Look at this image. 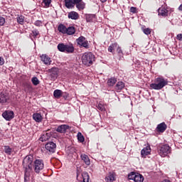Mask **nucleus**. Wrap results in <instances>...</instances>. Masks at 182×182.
I'll return each mask as SVG.
<instances>
[{
	"label": "nucleus",
	"instance_id": "nucleus-1",
	"mask_svg": "<svg viewBox=\"0 0 182 182\" xmlns=\"http://www.w3.org/2000/svg\"><path fill=\"white\" fill-rule=\"evenodd\" d=\"M33 155L29 154L23 159V167L25 169V177L29 176L31 171H33Z\"/></svg>",
	"mask_w": 182,
	"mask_h": 182
},
{
	"label": "nucleus",
	"instance_id": "nucleus-2",
	"mask_svg": "<svg viewBox=\"0 0 182 182\" xmlns=\"http://www.w3.org/2000/svg\"><path fill=\"white\" fill-rule=\"evenodd\" d=\"M168 85V80L159 76L154 80V83L150 84V88L154 90H161Z\"/></svg>",
	"mask_w": 182,
	"mask_h": 182
},
{
	"label": "nucleus",
	"instance_id": "nucleus-3",
	"mask_svg": "<svg viewBox=\"0 0 182 182\" xmlns=\"http://www.w3.org/2000/svg\"><path fill=\"white\" fill-rule=\"evenodd\" d=\"M82 62L84 65L90 67L95 62V55L92 53H85L82 56Z\"/></svg>",
	"mask_w": 182,
	"mask_h": 182
},
{
	"label": "nucleus",
	"instance_id": "nucleus-4",
	"mask_svg": "<svg viewBox=\"0 0 182 182\" xmlns=\"http://www.w3.org/2000/svg\"><path fill=\"white\" fill-rule=\"evenodd\" d=\"M58 49L60 52L68 54L73 53L75 51V48L73 44L68 45L65 43H59L58 46Z\"/></svg>",
	"mask_w": 182,
	"mask_h": 182
},
{
	"label": "nucleus",
	"instance_id": "nucleus-5",
	"mask_svg": "<svg viewBox=\"0 0 182 182\" xmlns=\"http://www.w3.org/2000/svg\"><path fill=\"white\" fill-rule=\"evenodd\" d=\"M44 167L45 165L43 159H36L32 166V168H34V171L37 174H39L42 171H43Z\"/></svg>",
	"mask_w": 182,
	"mask_h": 182
},
{
	"label": "nucleus",
	"instance_id": "nucleus-6",
	"mask_svg": "<svg viewBox=\"0 0 182 182\" xmlns=\"http://www.w3.org/2000/svg\"><path fill=\"white\" fill-rule=\"evenodd\" d=\"M171 153V147L168 144H164L159 149V154L161 157H166Z\"/></svg>",
	"mask_w": 182,
	"mask_h": 182
},
{
	"label": "nucleus",
	"instance_id": "nucleus-7",
	"mask_svg": "<svg viewBox=\"0 0 182 182\" xmlns=\"http://www.w3.org/2000/svg\"><path fill=\"white\" fill-rule=\"evenodd\" d=\"M77 46L80 48H85L87 49L89 48V43L87 39L84 36H80L76 39Z\"/></svg>",
	"mask_w": 182,
	"mask_h": 182
},
{
	"label": "nucleus",
	"instance_id": "nucleus-8",
	"mask_svg": "<svg viewBox=\"0 0 182 182\" xmlns=\"http://www.w3.org/2000/svg\"><path fill=\"white\" fill-rule=\"evenodd\" d=\"M2 117L6 121L10 122L15 117V114L12 110H6L2 113Z\"/></svg>",
	"mask_w": 182,
	"mask_h": 182
},
{
	"label": "nucleus",
	"instance_id": "nucleus-9",
	"mask_svg": "<svg viewBox=\"0 0 182 182\" xmlns=\"http://www.w3.org/2000/svg\"><path fill=\"white\" fill-rule=\"evenodd\" d=\"M57 145L53 141H49L46 144V149L47 152L49 153H55Z\"/></svg>",
	"mask_w": 182,
	"mask_h": 182
},
{
	"label": "nucleus",
	"instance_id": "nucleus-10",
	"mask_svg": "<svg viewBox=\"0 0 182 182\" xmlns=\"http://www.w3.org/2000/svg\"><path fill=\"white\" fill-rule=\"evenodd\" d=\"M53 132L50 131V129H48L45 132H43V134L41 135V138H40V141L41 142H45L48 140L50 139V138L53 135Z\"/></svg>",
	"mask_w": 182,
	"mask_h": 182
},
{
	"label": "nucleus",
	"instance_id": "nucleus-11",
	"mask_svg": "<svg viewBox=\"0 0 182 182\" xmlns=\"http://www.w3.org/2000/svg\"><path fill=\"white\" fill-rule=\"evenodd\" d=\"M48 72L49 73H51L50 74V76L53 80H56L57 77H58L59 68H50L48 70Z\"/></svg>",
	"mask_w": 182,
	"mask_h": 182
},
{
	"label": "nucleus",
	"instance_id": "nucleus-12",
	"mask_svg": "<svg viewBox=\"0 0 182 182\" xmlns=\"http://www.w3.org/2000/svg\"><path fill=\"white\" fill-rule=\"evenodd\" d=\"M9 95L6 92H0V104L4 105L9 100Z\"/></svg>",
	"mask_w": 182,
	"mask_h": 182
},
{
	"label": "nucleus",
	"instance_id": "nucleus-13",
	"mask_svg": "<svg viewBox=\"0 0 182 182\" xmlns=\"http://www.w3.org/2000/svg\"><path fill=\"white\" fill-rule=\"evenodd\" d=\"M70 129V127L68 124H61L57 128V132H59L60 134H65Z\"/></svg>",
	"mask_w": 182,
	"mask_h": 182
},
{
	"label": "nucleus",
	"instance_id": "nucleus-14",
	"mask_svg": "<svg viewBox=\"0 0 182 182\" xmlns=\"http://www.w3.org/2000/svg\"><path fill=\"white\" fill-rule=\"evenodd\" d=\"M41 61L43 62L44 64L46 65H51V58L47 55L46 54H43L41 56Z\"/></svg>",
	"mask_w": 182,
	"mask_h": 182
},
{
	"label": "nucleus",
	"instance_id": "nucleus-15",
	"mask_svg": "<svg viewBox=\"0 0 182 182\" xmlns=\"http://www.w3.org/2000/svg\"><path fill=\"white\" fill-rule=\"evenodd\" d=\"M158 15L159 16L166 17L168 16V11L166 7H161L158 9Z\"/></svg>",
	"mask_w": 182,
	"mask_h": 182
},
{
	"label": "nucleus",
	"instance_id": "nucleus-16",
	"mask_svg": "<svg viewBox=\"0 0 182 182\" xmlns=\"http://www.w3.org/2000/svg\"><path fill=\"white\" fill-rule=\"evenodd\" d=\"M68 18H69L71 20H78L80 18V14L79 13H77L74 11H70V13H68Z\"/></svg>",
	"mask_w": 182,
	"mask_h": 182
},
{
	"label": "nucleus",
	"instance_id": "nucleus-17",
	"mask_svg": "<svg viewBox=\"0 0 182 182\" xmlns=\"http://www.w3.org/2000/svg\"><path fill=\"white\" fill-rule=\"evenodd\" d=\"M167 129V125L165 122H162L161 124H159L156 127L157 132H165Z\"/></svg>",
	"mask_w": 182,
	"mask_h": 182
},
{
	"label": "nucleus",
	"instance_id": "nucleus-18",
	"mask_svg": "<svg viewBox=\"0 0 182 182\" xmlns=\"http://www.w3.org/2000/svg\"><path fill=\"white\" fill-rule=\"evenodd\" d=\"M151 153V148L149 146H147L146 147L144 148V149H141V157H146L148 155H149Z\"/></svg>",
	"mask_w": 182,
	"mask_h": 182
},
{
	"label": "nucleus",
	"instance_id": "nucleus-19",
	"mask_svg": "<svg viewBox=\"0 0 182 182\" xmlns=\"http://www.w3.org/2000/svg\"><path fill=\"white\" fill-rule=\"evenodd\" d=\"M81 159L83 161L85 164L87 166H90L91 161L90 159H89L88 156L86 154H82L80 155Z\"/></svg>",
	"mask_w": 182,
	"mask_h": 182
},
{
	"label": "nucleus",
	"instance_id": "nucleus-20",
	"mask_svg": "<svg viewBox=\"0 0 182 182\" xmlns=\"http://www.w3.org/2000/svg\"><path fill=\"white\" fill-rule=\"evenodd\" d=\"M67 27L65 26L63 23H60L58 26V32L63 33V34H66L67 33Z\"/></svg>",
	"mask_w": 182,
	"mask_h": 182
},
{
	"label": "nucleus",
	"instance_id": "nucleus-21",
	"mask_svg": "<svg viewBox=\"0 0 182 182\" xmlns=\"http://www.w3.org/2000/svg\"><path fill=\"white\" fill-rule=\"evenodd\" d=\"M64 2H65V6L68 9L74 8V6L75 5L73 0H64Z\"/></svg>",
	"mask_w": 182,
	"mask_h": 182
},
{
	"label": "nucleus",
	"instance_id": "nucleus-22",
	"mask_svg": "<svg viewBox=\"0 0 182 182\" xmlns=\"http://www.w3.org/2000/svg\"><path fill=\"white\" fill-rule=\"evenodd\" d=\"M33 119H34L36 122H41L43 119V117L41 116V114L35 113L33 114Z\"/></svg>",
	"mask_w": 182,
	"mask_h": 182
},
{
	"label": "nucleus",
	"instance_id": "nucleus-23",
	"mask_svg": "<svg viewBox=\"0 0 182 182\" xmlns=\"http://www.w3.org/2000/svg\"><path fill=\"white\" fill-rule=\"evenodd\" d=\"M63 91L61 90H55L54 92H53V96L56 99H60L63 97Z\"/></svg>",
	"mask_w": 182,
	"mask_h": 182
},
{
	"label": "nucleus",
	"instance_id": "nucleus-24",
	"mask_svg": "<svg viewBox=\"0 0 182 182\" xmlns=\"http://www.w3.org/2000/svg\"><path fill=\"white\" fill-rule=\"evenodd\" d=\"M75 28L74 26H70L67 28L65 34H67L68 36H73L75 33Z\"/></svg>",
	"mask_w": 182,
	"mask_h": 182
},
{
	"label": "nucleus",
	"instance_id": "nucleus-25",
	"mask_svg": "<svg viewBox=\"0 0 182 182\" xmlns=\"http://www.w3.org/2000/svg\"><path fill=\"white\" fill-rule=\"evenodd\" d=\"M125 87V84L123 82H118L115 86V90L117 92H121V90Z\"/></svg>",
	"mask_w": 182,
	"mask_h": 182
},
{
	"label": "nucleus",
	"instance_id": "nucleus-26",
	"mask_svg": "<svg viewBox=\"0 0 182 182\" xmlns=\"http://www.w3.org/2000/svg\"><path fill=\"white\" fill-rule=\"evenodd\" d=\"M86 21L87 22H95L96 21V15L95 14H87L86 15Z\"/></svg>",
	"mask_w": 182,
	"mask_h": 182
},
{
	"label": "nucleus",
	"instance_id": "nucleus-27",
	"mask_svg": "<svg viewBox=\"0 0 182 182\" xmlns=\"http://www.w3.org/2000/svg\"><path fill=\"white\" fill-rule=\"evenodd\" d=\"M118 46H119L117 43H111L109 47H108L107 50H108V52L114 53V50L116 48H117Z\"/></svg>",
	"mask_w": 182,
	"mask_h": 182
},
{
	"label": "nucleus",
	"instance_id": "nucleus-28",
	"mask_svg": "<svg viewBox=\"0 0 182 182\" xmlns=\"http://www.w3.org/2000/svg\"><path fill=\"white\" fill-rule=\"evenodd\" d=\"M23 87H24V92H26V93H28L33 89L32 85H31L28 82H25L23 84Z\"/></svg>",
	"mask_w": 182,
	"mask_h": 182
},
{
	"label": "nucleus",
	"instance_id": "nucleus-29",
	"mask_svg": "<svg viewBox=\"0 0 182 182\" xmlns=\"http://www.w3.org/2000/svg\"><path fill=\"white\" fill-rule=\"evenodd\" d=\"M105 180L107 182H114L115 181L114 173H109V174L106 176Z\"/></svg>",
	"mask_w": 182,
	"mask_h": 182
},
{
	"label": "nucleus",
	"instance_id": "nucleus-30",
	"mask_svg": "<svg viewBox=\"0 0 182 182\" xmlns=\"http://www.w3.org/2000/svg\"><path fill=\"white\" fill-rule=\"evenodd\" d=\"M30 36H32L33 38L36 39L38 37H40V33L39 31L36 28L32 30L31 33L30 34Z\"/></svg>",
	"mask_w": 182,
	"mask_h": 182
},
{
	"label": "nucleus",
	"instance_id": "nucleus-31",
	"mask_svg": "<svg viewBox=\"0 0 182 182\" xmlns=\"http://www.w3.org/2000/svg\"><path fill=\"white\" fill-rule=\"evenodd\" d=\"M75 5H76V8L79 11H81L85 9V3L84 1L75 4Z\"/></svg>",
	"mask_w": 182,
	"mask_h": 182
},
{
	"label": "nucleus",
	"instance_id": "nucleus-32",
	"mask_svg": "<svg viewBox=\"0 0 182 182\" xmlns=\"http://www.w3.org/2000/svg\"><path fill=\"white\" fill-rule=\"evenodd\" d=\"M117 82V79L115 77H111L107 80L108 87H113Z\"/></svg>",
	"mask_w": 182,
	"mask_h": 182
},
{
	"label": "nucleus",
	"instance_id": "nucleus-33",
	"mask_svg": "<svg viewBox=\"0 0 182 182\" xmlns=\"http://www.w3.org/2000/svg\"><path fill=\"white\" fill-rule=\"evenodd\" d=\"M13 151V149L10 147V146H4V152L7 155L10 156Z\"/></svg>",
	"mask_w": 182,
	"mask_h": 182
},
{
	"label": "nucleus",
	"instance_id": "nucleus-34",
	"mask_svg": "<svg viewBox=\"0 0 182 182\" xmlns=\"http://www.w3.org/2000/svg\"><path fill=\"white\" fill-rule=\"evenodd\" d=\"M144 26H141V31L142 32H144V34L145 35H146V36H149V35H151V28H144Z\"/></svg>",
	"mask_w": 182,
	"mask_h": 182
},
{
	"label": "nucleus",
	"instance_id": "nucleus-35",
	"mask_svg": "<svg viewBox=\"0 0 182 182\" xmlns=\"http://www.w3.org/2000/svg\"><path fill=\"white\" fill-rule=\"evenodd\" d=\"M117 53L118 56L119 57V60H120L121 58H123V56L124 55V54H123L122 50L120 46L117 47Z\"/></svg>",
	"mask_w": 182,
	"mask_h": 182
},
{
	"label": "nucleus",
	"instance_id": "nucleus-36",
	"mask_svg": "<svg viewBox=\"0 0 182 182\" xmlns=\"http://www.w3.org/2000/svg\"><path fill=\"white\" fill-rule=\"evenodd\" d=\"M139 173H135V172H131L129 175H128V178L129 180H134L136 178V177L139 175Z\"/></svg>",
	"mask_w": 182,
	"mask_h": 182
},
{
	"label": "nucleus",
	"instance_id": "nucleus-37",
	"mask_svg": "<svg viewBox=\"0 0 182 182\" xmlns=\"http://www.w3.org/2000/svg\"><path fill=\"white\" fill-rule=\"evenodd\" d=\"M144 180V178L142 175L139 174L135 177V179H134V182H143Z\"/></svg>",
	"mask_w": 182,
	"mask_h": 182
},
{
	"label": "nucleus",
	"instance_id": "nucleus-38",
	"mask_svg": "<svg viewBox=\"0 0 182 182\" xmlns=\"http://www.w3.org/2000/svg\"><path fill=\"white\" fill-rule=\"evenodd\" d=\"M31 82L34 86H38L40 84V81H39L38 78L36 77H32Z\"/></svg>",
	"mask_w": 182,
	"mask_h": 182
},
{
	"label": "nucleus",
	"instance_id": "nucleus-39",
	"mask_svg": "<svg viewBox=\"0 0 182 182\" xmlns=\"http://www.w3.org/2000/svg\"><path fill=\"white\" fill-rule=\"evenodd\" d=\"M77 140L80 143H84L85 141V137L80 132L77 133Z\"/></svg>",
	"mask_w": 182,
	"mask_h": 182
},
{
	"label": "nucleus",
	"instance_id": "nucleus-40",
	"mask_svg": "<svg viewBox=\"0 0 182 182\" xmlns=\"http://www.w3.org/2000/svg\"><path fill=\"white\" fill-rule=\"evenodd\" d=\"M52 2V0H43V2L42 4H44V6L45 8H49L50 6V4Z\"/></svg>",
	"mask_w": 182,
	"mask_h": 182
},
{
	"label": "nucleus",
	"instance_id": "nucleus-41",
	"mask_svg": "<svg viewBox=\"0 0 182 182\" xmlns=\"http://www.w3.org/2000/svg\"><path fill=\"white\" fill-rule=\"evenodd\" d=\"M96 108L98 109L101 112H105V105L102 103L97 104L96 105Z\"/></svg>",
	"mask_w": 182,
	"mask_h": 182
},
{
	"label": "nucleus",
	"instance_id": "nucleus-42",
	"mask_svg": "<svg viewBox=\"0 0 182 182\" xmlns=\"http://www.w3.org/2000/svg\"><path fill=\"white\" fill-rule=\"evenodd\" d=\"M17 22L20 25H23V23H24V16H18V17H17Z\"/></svg>",
	"mask_w": 182,
	"mask_h": 182
},
{
	"label": "nucleus",
	"instance_id": "nucleus-43",
	"mask_svg": "<svg viewBox=\"0 0 182 182\" xmlns=\"http://www.w3.org/2000/svg\"><path fill=\"white\" fill-rule=\"evenodd\" d=\"M82 178H83L82 182H89V175L87 173L83 174Z\"/></svg>",
	"mask_w": 182,
	"mask_h": 182
},
{
	"label": "nucleus",
	"instance_id": "nucleus-44",
	"mask_svg": "<svg viewBox=\"0 0 182 182\" xmlns=\"http://www.w3.org/2000/svg\"><path fill=\"white\" fill-rule=\"evenodd\" d=\"M42 24H43V22H42V21H40V20H37V21H36L35 23H34L35 26H38V27L42 26Z\"/></svg>",
	"mask_w": 182,
	"mask_h": 182
},
{
	"label": "nucleus",
	"instance_id": "nucleus-45",
	"mask_svg": "<svg viewBox=\"0 0 182 182\" xmlns=\"http://www.w3.org/2000/svg\"><path fill=\"white\" fill-rule=\"evenodd\" d=\"M5 23V18L0 16V26H2Z\"/></svg>",
	"mask_w": 182,
	"mask_h": 182
},
{
	"label": "nucleus",
	"instance_id": "nucleus-46",
	"mask_svg": "<svg viewBox=\"0 0 182 182\" xmlns=\"http://www.w3.org/2000/svg\"><path fill=\"white\" fill-rule=\"evenodd\" d=\"M130 12L133 14H136L137 12V9L135 7H131L130 8Z\"/></svg>",
	"mask_w": 182,
	"mask_h": 182
},
{
	"label": "nucleus",
	"instance_id": "nucleus-47",
	"mask_svg": "<svg viewBox=\"0 0 182 182\" xmlns=\"http://www.w3.org/2000/svg\"><path fill=\"white\" fill-rule=\"evenodd\" d=\"M4 63H5V60H4V58L0 56V66L4 65Z\"/></svg>",
	"mask_w": 182,
	"mask_h": 182
},
{
	"label": "nucleus",
	"instance_id": "nucleus-48",
	"mask_svg": "<svg viewBox=\"0 0 182 182\" xmlns=\"http://www.w3.org/2000/svg\"><path fill=\"white\" fill-rule=\"evenodd\" d=\"M176 39L179 41H182V33H178V36H176Z\"/></svg>",
	"mask_w": 182,
	"mask_h": 182
},
{
	"label": "nucleus",
	"instance_id": "nucleus-49",
	"mask_svg": "<svg viewBox=\"0 0 182 182\" xmlns=\"http://www.w3.org/2000/svg\"><path fill=\"white\" fill-rule=\"evenodd\" d=\"M62 97H63L65 100H67L69 97V94H67L66 92L65 93L63 92Z\"/></svg>",
	"mask_w": 182,
	"mask_h": 182
},
{
	"label": "nucleus",
	"instance_id": "nucleus-50",
	"mask_svg": "<svg viewBox=\"0 0 182 182\" xmlns=\"http://www.w3.org/2000/svg\"><path fill=\"white\" fill-rule=\"evenodd\" d=\"M73 4H77L83 2L82 0H73Z\"/></svg>",
	"mask_w": 182,
	"mask_h": 182
},
{
	"label": "nucleus",
	"instance_id": "nucleus-51",
	"mask_svg": "<svg viewBox=\"0 0 182 182\" xmlns=\"http://www.w3.org/2000/svg\"><path fill=\"white\" fill-rule=\"evenodd\" d=\"M161 182H171V180L164 179Z\"/></svg>",
	"mask_w": 182,
	"mask_h": 182
},
{
	"label": "nucleus",
	"instance_id": "nucleus-52",
	"mask_svg": "<svg viewBox=\"0 0 182 182\" xmlns=\"http://www.w3.org/2000/svg\"><path fill=\"white\" fill-rule=\"evenodd\" d=\"M178 11H182V4L179 6Z\"/></svg>",
	"mask_w": 182,
	"mask_h": 182
},
{
	"label": "nucleus",
	"instance_id": "nucleus-53",
	"mask_svg": "<svg viewBox=\"0 0 182 182\" xmlns=\"http://www.w3.org/2000/svg\"><path fill=\"white\" fill-rule=\"evenodd\" d=\"M107 0H100V1L102 2V3H105V2H106Z\"/></svg>",
	"mask_w": 182,
	"mask_h": 182
}]
</instances>
